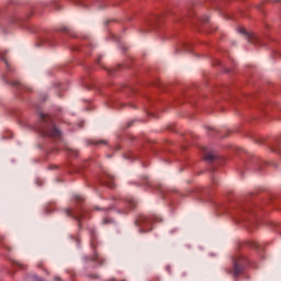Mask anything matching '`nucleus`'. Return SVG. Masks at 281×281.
Here are the masks:
<instances>
[{"mask_svg": "<svg viewBox=\"0 0 281 281\" xmlns=\"http://www.w3.org/2000/svg\"><path fill=\"white\" fill-rule=\"evenodd\" d=\"M211 181H212V188H214V186H218V179L216 178V176H212L211 178Z\"/></svg>", "mask_w": 281, "mask_h": 281, "instance_id": "nucleus-32", "label": "nucleus"}, {"mask_svg": "<svg viewBox=\"0 0 281 281\" xmlns=\"http://www.w3.org/2000/svg\"><path fill=\"white\" fill-rule=\"evenodd\" d=\"M215 65H221V60H216Z\"/></svg>", "mask_w": 281, "mask_h": 281, "instance_id": "nucleus-58", "label": "nucleus"}, {"mask_svg": "<svg viewBox=\"0 0 281 281\" xmlns=\"http://www.w3.org/2000/svg\"><path fill=\"white\" fill-rule=\"evenodd\" d=\"M101 58H102V56H99V57H98V59H97V65H102V64L100 63Z\"/></svg>", "mask_w": 281, "mask_h": 281, "instance_id": "nucleus-46", "label": "nucleus"}, {"mask_svg": "<svg viewBox=\"0 0 281 281\" xmlns=\"http://www.w3.org/2000/svg\"><path fill=\"white\" fill-rule=\"evenodd\" d=\"M133 126V122L127 123V128H131Z\"/></svg>", "mask_w": 281, "mask_h": 281, "instance_id": "nucleus-51", "label": "nucleus"}, {"mask_svg": "<svg viewBox=\"0 0 281 281\" xmlns=\"http://www.w3.org/2000/svg\"><path fill=\"white\" fill-rule=\"evenodd\" d=\"M257 8L258 10H260L262 8V4H258Z\"/></svg>", "mask_w": 281, "mask_h": 281, "instance_id": "nucleus-57", "label": "nucleus"}, {"mask_svg": "<svg viewBox=\"0 0 281 281\" xmlns=\"http://www.w3.org/2000/svg\"><path fill=\"white\" fill-rule=\"evenodd\" d=\"M90 144H92L93 146H100V144H106V140H92Z\"/></svg>", "mask_w": 281, "mask_h": 281, "instance_id": "nucleus-33", "label": "nucleus"}, {"mask_svg": "<svg viewBox=\"0 0 281 281\" xmlns=\"http://www.w3.org/2000/svg\"><path fill=\"white\" fill-rule=\"evenodd\" d=\"M187 276H188V273H186V272L181 273V278H186Z\"/></svg>", "mask_w": 281, "mask_h": 281, "instance_id": "nucleus-52", "label": "nucleus"}, {"mask_svg": "<svg viewBox=\"0 0 281 281\" xmlns=\"http://www.w3.org/2000/svg\"><path fill=\"white\" fill-rule=\"evenodd\" d=\"M247 246L251 247L252 249H256V251H262V247L260 246V244L256 241H248Z\"/></svg>", "mask_w": 281, "mask_h": 281, "instance_id": "nucleus-22", "label": "nucleus"}, {"mask_svg": "<svg viewBox=\"0 0 281 281\" xmlns=\"http://www.w3.org/2000/svg\"><path fill=\"white\" fill-rule=\"evenodd\" d=\"M74 239H75V243H77V247H80V239H78V238H74Z\"/></svg>", "mask_w": 281, "mask_h": 281, "instance_id": "nucleus-44", "label": "nucleus"}, {"mask_svg": "<svg viewBox=\"0 0 281 281\" xmlns=\"http://www.w3.org/2000/svg\"><path fill=\"white\" fill-rule=\"evenodd\" d=\"M276 205V196H268L267 199L255 195L248 198L246 202H234L231 206L227 203L216 204L217 214H227L235 221H244L245 223H254L256 221V210L262 205Z\"/></svg>", "mask_w": 281, "mask_h": 281, "instance_id": "nucleus-1", "label": "nucleus"}, {"mask_svg": "<svg viewBox=\"0 0 281 281\" xmlns=\"http://www.w3.org/2000/svg\"><path fill=\"white\" fill-rule=\"evenodd\" d=\"M113 38H114L115 41L120 42V37H119V36L113 35Z\"/></svg>", "mask_w": 281, "mask_h": 281, "instance_id": "nucleus-50", "label": "nucleus"}, {"mask_svg": "<svg viewBox=\"0 0 281 281\" xmlns=\"http://www.w3.org/2000/svg\"><path fill=\"white\" fill-rule=\"evenodd\" d=\"M224 71H225V74H229V69L228 68H225Z\"/></svg>", "mask_w": 281, "mask_h": 281, "instance_id": "nucleus-55", "label": "nucleus"}, {"mask_svg": "<svg viewBox=\"0 0 281 281\" xmlns=\"http://www.w3.org/2000/svg\"><path fill=\"white\" fill-rule=\"evenodd\" d=\"M58 38H60L59 34L54 32H44L40 35L35 45L36 47H56V45H59Z\"/></svg>", "mask_w": 281, "mask_h": 281, "instance_id": "nucleus-6", "label": "nucleus"}, {"mask_svg": "<svg viewBox=\"0 0 281 281\" xmlns=\"http://www.w3.org/2000/svg\"><path fill=\"white\" fill-rule=\"evenodd\" d=\"M86 71H90L91 70V66H85Z\"/></svg>", "mask_w": 281, "mask_h": 281, "instance_id": "nucleus-47", "label": "nucleus"}, {"mask_svg": "<svg viewBox=\"0 0 281 281\" xmlns=\"http://www.w3.org/2000/svg\"><path fill=\"white\" fill-rule=\"evenodd\" d=\"M161 217L158 215L154 216H139L135 221V225L139 227L140 234H146L147 232H153V223H161Z\"/></svg>", "mask_w": 281, "mask_h": 281, "instance_id": "nucleus-5", "label": "nucleus"}, {"mask_svg": "<svg viewBox=\"0 0 281 281\" xmlns=\"http://www.w3.org/2000/svg\"><path fill=\"white\" fill-rule=\"evenodd\" d=\"M87 87V89H94L95 88V86H86Z\"/></svg>", "mask_w": 281, "mask_h": 281, "instance_id": "nucleus-53", "label": "nucleus"}, {"mask_svg": "<svg viewBox=\"0 0 281 281\" xmlns=\"http://www.w3.org/2000/svg\"><path fill=\"white\" fill-rule=\"evenodd\" d=\"M186 142H190V138L186 137Z\"/></svg>", "mask_w": 281, "mask_h": 281, "instance_id": "nucleus-62", "label": "nucleus"}, {"mask_svg": "<svg viewBox=\"0 0 281 281\" xmlns=\"http://www.w3.org/2000/svg\"><path fill=\"white\" fill-rule=\"evenodd\" d=\"M138 157L135 154L125 155V159H137Z\"/></svg>", "mask_w": 281, "mask_h": 281, "instance_id": "nucleus-36", "label": "nucleus"}, {"mask_svg": "<svg viewBox=\"0 0 281 281\" xmlns=\"http://www.w3.org/2000/svg\"><path fill=\"white\" fill-rule=\"evenodd\" d=\"M113 201H115V203L113 205H111L110 207L108 209H100V207H97V210H103V212H109V210H115V207L122 205V203L124 205H126V207H128V210H135V207H137V202H135L133 199L128 198L126 199L125 201H117L116 198H112Z\"/></svg>", "mask_w": 281, "mask_h": 281, "instance_id": "nucleus-11", "label": "nucleus"}, {"mask_svg": "<svg viewBox=\"0 0 281 281\" xmlns=\"http://www.w3.org/2000/svg\"><path fill=\"white\" fill-rule=\"evenodd\" d=\"M53 7L55 8V10H60V3L58 2H53Z\"/></svg>", "mask_w": 281, "mask_h": 281, "instance_id": "nucleus-38", "label": "nucleus"}, {"mask_svg": "<svg viewBox=\"0 0 281 281\" xmlns=\"http://www.w3.org/2000/svg\"><path fill=\"white\" fill-rule=\"evenodd\" d=\"M4 82L16 89V91H32V88L24 86L21 81L10 77H4Z\"/></svg>", "mask_w": 281, "mask_h": 281, "instance_id": "nucleus-12", "label": "nucleus"}, {"mask_svg": "<svg viewBox=\"0 0 281 281\" xmlns=\"http://www.w3.org/2000/svg\"><path fill=\"white\" fill-rule=\"evenodd\" d=\"M210 131H211V135H213V137H216V135H218V131L212 130V128H210ZM214 133H215L216 135H214Z\"/></svg>", "mask_w": 281, "mask_h": 281, "instance_id": "nucleus-40", "label": "nucleus"}, {"mask_svg": "<svg viewBox=\"0 0 281 281\" xmlns=\"http://www.w3.org/2000/svg\"><path fill=\"white\" fill-rule=\"evenodd\" d=\"M239 34H243L244 36H246V38L248 40L249 43H252L254 45H265V43H262L260 40H258V37H256V35L247 32V30L245 29H239Z\"/></svg>", "mask_w": 281, "mask_h": 281, "instance_id": "nucleus-16", "label": "nucleus"}, {"mask_svg": "<svg viewBox=\"0 0 281 281\" xmlns=\"http://www.w3.org/2000/svg\"><path fill=\"white\" fill-rule=\"evenodd\" d=\"M140 186H144L148 190H157L162 194L164 199H167V201H170V203H177L183 194L179 193L177 190L172 189H166L161 184H155L148 177H143Z\"/></svg>", "mask_w": 281, "mask_h": 281, "instance_id": "nucleus-3", "label": "nucleus"}, {"mask_svg": "<svg viewBox=\"0 0 281 281\" xmlns=\"http://www.w3.org/2000/svg\"><path fill=\"white\" fill-rule=\"evenodd\" d=\"M121 67H122V65H117L114 68L103 67V69H105V71H108L109 76H115V71H117Z\"/></svg>", "mask_w": 281, "mask_h": 281, "instance_id": "nucleus-23", "label": "nucleus"}, {"mask_svg": "<svg viewBox=\"0 0 281 281\" xmlns=\"http://www.w3.org/2000/svg\"><path fill=\"white\" fill-rule=\"evenodd\" d=\"M123 50L126 52V46H123Z\"/></svg>", "mask_w": 281, "mask_h": 281, "instance_id": "nucleus-61", "label": "nucleus"}, {"mask_svg": "<svg viewBox=\"0 0 281 281\" xmlns=\"http://www.w3.org/2000/svg\"><path fill=\"white\" fill-rule=\"evenodd\" d=\"M192 42H183L182 43V49L184 52H192Z\"/></svg>", "mask_w": 281, "mask_h": 281, "instance_id": "nucleus-24", "label": "nucleus"}, {"mask_svg": "<svg viewBox=\"0 0 281 281\" xmlns=\"http://www.w3.org/2000/svg\"><path fill=\"white\" fill-rule=\"evenodd\" d=\"M66 216H70L79 223V229H82V218H85V209L82 207H72L64 210Z\"/></svg>", "mask_w": 281, "mask_h": 281, "instance_id": "nucleus-9", "label": "nucleus"}, {"mask_svg": "<svg viewBox=\"0 0 281 281\" xmlns=\"http://www.w3.org/2000/svg\"><path fill=\"white\" fill-rule=\"evenodd\" d=\"M83 168H87L86 164H82L80 166L69 164L68 165V172H69V175H76V173L80 172L81 170H83Z\"/></svg>", "mask_w": 281, "mask_h": 281, "instance_id": "nucleus-18", "label": "nucleus"}, {"mask_svg": "<svg viewBox=\"0 0 281 281\" xmlns=\"http://www.w3.org/2000/svg\"><path fill=\"white\" fill-rule=\"evenodd\" d=\"M72 201L74 203H76L77 205H80V203H82L85 201V198L80 196V195H74L72 196Z\"/></svg>", "mask_w": 281, "mask_h": 281, "instance_id": "nucleus-27", "label": "nucleus"}, {"mask_svg": "<svg viewBox=\"0 0 281 281\" xmlns=\"http://www.w3.org/2000/svg\"><path fill=\"white\" fill-rule=\"evenodd\" d=\"M188 194H193V196H195V199H200V201H210V196L212 194V187L195 188L190 190Z\"/></svg>", "mask_w": 281, "mask_h": 281, "instance_id": "nucleus-10", "label": "nucleus"}, {"mask_svg": "<svg viewBox=\"0 0 281 281\" xmlns=\"http://www.w3.org/2000/svg\"><path fill=\"white\" fill-rule=\"evenodd\" d=\"M155 86H156V87H159V88H162V87H164V83H161V82H156Z\"/></svg>", "mask_w": 281, "mask_h": 281, "instance_id": "nucleus-45", "label": "nucleus"}, {"mask_svg": "<svg viewBox=\"0 0 281 281\" xmlns=\"http://www.w3.org/2000/svg\"><path fill=\"white\" fill-rule=\"evenodd\" d=\"M109 223H115V221H113L112 218L105 217V218L103 220V225H106V224H109Z\"/></svg>", "mask_w": 281, "mask_h": 281, "instance_id": "nucleus-37", "label": "nucleus"}, {"mask_svg": "<svg viewBox=\"0 0 281 281\" xmlns=\"http://www.w3.org/2000/svg\"><path fill=\"white\" fill-rule=\"evenodd\" d=\"M99 183L100 186H105L111 190L115 188V182L113 181V176L111 173H105V178H103L102 176H99Z\"/></svg>", "mask_w": 281, "mask_h": 281, "instance_id": "nucleus-14", "label": "nucleus"}, {"mask_svg": "<svg viewBox=\"0 0 281 281\" xmlns=\"http://www.w3.org/2000/svg\"><path fill=\"white\" fill-rule=\"evenodd\" d=\"M122 103H113V105H111V106H113L114 109H120V105H121Z\"/></svg>", "mask_w": 281, "mask_h": 281, "instance_id": "nucleus-42", "label": "nucleus"}, {"mask_svg": "<svg viewBox=\"0 0 281 281\" xmlns=\"http://www.w3.org/2000/svg\"><path fill=\"white\" fill-rule=\"evenodd\" d=\"M66 153L69 155V157H78V150H76V149L66 147Z\"/></svg>", "mask_w": 281, "mask_h": 281, "instance_id": "nucleus-25", "label": "nucleus"}, {"mask_svg": "<svg viewBox=\"0 0 281 281\" xmlns=\"http://www.w3.org/2000/svg\"><path fill=\"white\" fill-rule=\"evenodd\" d=\"M190 137L194 138V135L190 134Z\"/></svg>", "mask_w": 281, "mask_h": 281, "instance_id": "nucleus-64", "label": "nucleus"}, {"mask_svg": "<svg viewBox=\"0 0 281 281\" xmlns=\"http://www.w3.org/2000/svg\"><path fill=\"white\" fill-rule=\"evenodd\" d=\"M128 139H135V137H133V136H128Z\"/></svg>", "mask_w": 281, "mask_h": 281, "instance_id": "nucleus-60", "label": "nucleus"}, {"mask_svg": "<svg viewBox=\"0 0 281 281\" xmlns=\"http://www.w3.org/2000/svg\"><path fill=\"white\" fill-rule=\"evenodd\" d=\"M57 89H59L60 91H65V88H64V86H63V83H57Z\"/></svg>", "mask_w": 281, "mask_h": 281, "instance_id": "nucleus-39", "label": "nucleus"}, {"mask_svg": "<svg viewBox=\"0 0 281 281\" xmlns=\"http://www.w3.org/2000/svg\"><path fill=\"white\" fill-rule=\"evenodd\" d=\"M41 100H42V102H45L47 100V94H42Z\"/></svg>", "mask_w": 281, "mask_h": 281, "instance_id": "nucleus-41", "label": "nucleus"}, {"mask_svg": "<svg viewBox=\"0 0 281 281\" xmlns=\"http://www.w3.org/2000/svg\"><path fill=\"white\" fill-rule=\"evenodd\" d=\"M204 161H207V164L212 165V168H210L211 172H214L216 170V165L223 164V158L216 154V151L210 150L206 147H202Z\"/></svg>", "mask_w": 281, "mask_h": 281, "instance_id": "nucleus-7", "label": "nucleus"}, {"mask_svg": "<svg viewBox=\"0 0 281 281\" xmlns=\"http://www.w3.org/2000/svg\"><path fill=\"white\" fill-rule=\"evenodd\" d=\"M117 212H119V214H128V212H126V210H119Z\"/></svg>", "mask_w": 281, "mask_h": 281, "instance_id": "nucleus-43", "label": "nucleus"}, {"mask_svg": "<svg viewBox=\"0 0 281 281\" xmlns=\"http://www.w3.org/2000/svg\"><path fill=\"white\" fill-rule=\"evenodd\" d=\"M90 238H91V243H90L91 248L93 249V251H95V247L98 245V239H97L98 236L95 234V229L93 228L90 229Z\"/></svg>", "mask_w": 281, "mask_h": 281, "instance_id": "nucleus-21", "label": "nucleus"}, {"mask_svg": "<svg viewBox=\"0 0 281 281\" xmlns=\"http://www.w3.org/2000/svg\"><path fill=\"white\" fill-rule=\"evenodd\" d=\"M109 23H113V20L105 21V25H109Z\"/></svg>", "mask_w": 281, "mask_h": 281, "instance_id": "nucleus-49", "label": "nucleus"}, {"mask_svg": "<svg viewBox=\"0 0 281 281\" xmlns=\"http://www.w3.org/2000/svg\"><path fill=\"white\" fill-rule=\"evenodd\" d=\"M11 263H12L13 267H19L20 269H25V266H23L19 261L11 260Z\"/></svg>", "mask_w": 281, "mask_h": 281, "instance_id": "nucleus-31", "label": "nucleus"}, {"mask_svg": "<svg viewBox=\"0 0 281 281\" xmlns=\"http://www.w3.org/2000/svg\"><path fill=\"white\" fill-rule=\"evenodd\" d=\"M75 3H77V5H81L82 8H89V4H87L85 0H75Z\"/></svg>", "mask_w": 281, "mask_h": 281, "instance_id": "nucleus-29", "label": "nucleus"}, {"mask_svg": "<svg viewBox=\"0 0 281 281\" xmlns=\"http://www.w3.org/2000/svg\"><path fill=\"white\" fill-rule=\"evenodd\" d=\"M280 140H281V137L276 138L270 144H268V146L272 153H280Z\"/></svg>", "mask_w": 281, "mask_h": 281, "instance_id": "nucleus-19", "label": "nucleus"}, {"mask_svg": "<svg viewBox=\"0 0 281 281\" xmlns=\"http://www.w3.org/2000/svg\"><path fill=\"white\" fill-rule=\"evenodd\" d=\"M54 168H57V167H56V166H54V167H50V169H52V170H54Z\"/></svg>", "mask_w": 281, "mask_h": 281, "instance_id": "nucleus-63", "label": "nucleus"}, {"mask_svg": "<svg viewBox=\"0 0 281 281\" xmlns=\"http://www.w3.org/2000/svg\"><path fill=\"white\" fill-rule=\"evenodd\" d=\"M64 34H68V36H69L70 38H77L76 34L69 32V30H67V29H64Z\"/></svg>", "mask_w": 281, "mask_h": 281, "instance_id": "nucleus-34", "label": "nucleus"}, {"mask_svg": "<svg viewBox=\"0 0 281 281\" xmlns=\"http://www.w3.org/2000/svg\"><path fill=\"white\" fill-rule=\"evenodd\" d=\"M233 262V270H229L228 273H233V278L238 280L239 276L245 273V268L250 265L254 267V262H251L245 255H235L232 259Z\"/></svg>", "mask_w": 281, "mask_h": 281, "instance_id": "nucleus-4", "label": "nucleus"}, {"mask_svg": "<svg viewBox=\"0 0 281 281\" xmlns=\"http://www.w3.org/2000/svg\"><path fill=\"white\" fill-rule=\"evenodd\" d=\"M69 48L71 52H85V54L89 53V49H91V46L80 47L78 44H70Z\"/></svg>", "mask_w": 281, "mask_h": 281, "instance_id": "nucleus-20", "label": "nucleus"}, {"mask_svg": "<svg viewBox=\"0 0 281 281\" xmlns=\"http://www.w3.org/2000/svg\"><path fill=\"white\" fill-rule=\"evenodd\" d=\"M265 162L260 160V158L256 156L248 155L247 159L244 160V167L246 170H257V172H262V168Z\"/></svg>", "mask_w": 281, "mask_h": 281, "instance_id": "nucleus-8", "label": "nucleus"}, {"mask_svg": "<svg viewBox=\"0 0 281 281\" xmlns=\"http://www.w3.org/2000/svg\"><path fill=\"white\" fill-rule=\"evenodd\" d=\"M257 144H262V140H256Z\"/></svg>", "mask_w": 281, "mask_h": 281, "instance_id": "nucleus-59", "label": "nucleus"}, {"mask_svg": "<svg viewBox=\"0 0 281 281\" xmlns=\"http://www.w3.org/2000/svg\"><path fill=\"white\" fill-rule=\"evenodd\" d=\"M35 131L42 135V137H48L57 144L63 142V132L56 127L54 119L43 112L40 113V123L36 125Z\"/></svg>", "mask_w": 281, "mask_h": 281, "instance_id": "nucleus-2", "label": "nucleus"}, {"mask_svg": "<svg viewBox=\"0 0 281 281\" xmlns=\"http://www.w3.org/2000/svg\"><path fill=\"white\" fill-rule=\"evenodd\" d=\"M198 21H201V23H210V18L207 15H204L203 18L196 16Z\"/></svg>", "mask_w": 281, "mask_h": 281, "instance_id": "nucleus-30", "label": "nucleus"}, {"mask_svg": "<svg viewBox=\"0 0 281 281\" xmlns=\"http://www.w3.org/2000/svg\"><path fill=\"white\" fill-rule=\"evenodd\" d=\"M160 21H161V16L159 15H154L149 18L145 22V27L147 29H143V32H150V30H153L154 27H157V23H159Z\"/></svg>", "mask_w": 281, "mask_h": 281, "instance_id": "nucleus-13", "label": "nucleus"}, {"mask_svg": "<svg viewBox=\"0 0 281 281\" xmlns=\"http://www.w3.org/2000/svg\"><path fill=\"white\" fill-rule=\"evenodd\" d=\"M122 147L120 146V145H116L115 147H114V150H120Z\"/></svg>", "mask_w": 281, "mask_h": 281, "instance_id": "nucleus-48", "label": "nucleus"}, {"mask_svg": "<svg viewBox=\"0 0 281 281\" xmlns=\"http://www.w3.org/2000/svg\"><path fill=\"white\" fill-rule=\"evenodd\" d=\"M187 19H194V11L189 10V11L187 12Z\"/></svg>", "mask_w": 281, "mask_h": 281, "instance_id": "nucleus-35", "label": "nucleus"}, {"mask_svg": "<svg viewBox=\"0 0 281 281\" xmlns=\"http://www.w3.org/2000/svg\"><path fill=\"white\" fill-rule=\"evenodd\" d=\"M46 214H49V212H52L49 209L45 210Z\"/></svg>", "mask_w": 281, "mask_h": 281, "instance_id": "nucleus-56", "label": "nucleus"}, {"mask_svg": "<svg viewBox=\"0 0 281 281\" xmlns=\"http://www.w3.org/2000/svg\"><path fill=\"white\" fill-rule=\"evenodd\" d=\"M270 226L273 227L281 235V224L270 222Z\"/></svg>", "mask_w": 281, "mask_h": 281, "instance_id": "nucleus-28", "label": "nucleus"}, {"mask_svg": "<svg viewBox=\"0 0 281 281\" xmlns=\"http://www.w3.org/2000/svg\"><path fill=\"white\" fill-rule=\"evenodd\" d=\"M5 54L8 53L7 52L4 54L0 53V59L4 61V65L8 67V70L12 71V68H10V63H8V60L5 59Z\"/></svg>", "mask_w": 281, "mask_h": 281, "instance_id": "nucleus-26", "label": "nucleus"}, {"mask_svg": "<svg viewBox=\"0 0 281 281\" xmlns=\"http://www.w3.org/2000/svg\"><path fill=\"white\" fill-rule=\"evenodd\" d=\"M266 104H267V103L261 102V103H260V109H262Z\"/></svg>", "mask_w": 281, "mask_h": 281, "instance_id": "nucleus-54", "label": "nucleus"}, {"mask_svg": "<svg viewBox=\"0 0 281 281\" xmlns=\"http://www.w3.org/2000/svg\"><path fill=\"white\" fill-rule=\"evenodd\" d=\"M25 19H27V18H21V16H18V15H13L10 19V23L12 25H20V27H25V24H24Z\"/></svg>", "mask_w": 281, "mask_h": 281, "instance_id": "nucleus-17", "label": "nucleus"}, {"mask_svg": "<svg viewBox=\"0 0 281 281\" xmlns=\"http://www.w3.org/2000/svg\"><path fill=\"white\" fill-rule=\"evenodd\" d=\"M83 262H93L94 265H98L99 267H102L104 265V259H102L98 252L94 250L92 256H85L82 258Z\"/></svg>", "mask_w": 281, "mask_h": 281, "instance_id": "nucleus-15", "label": "nucleus"}]
</instances>
